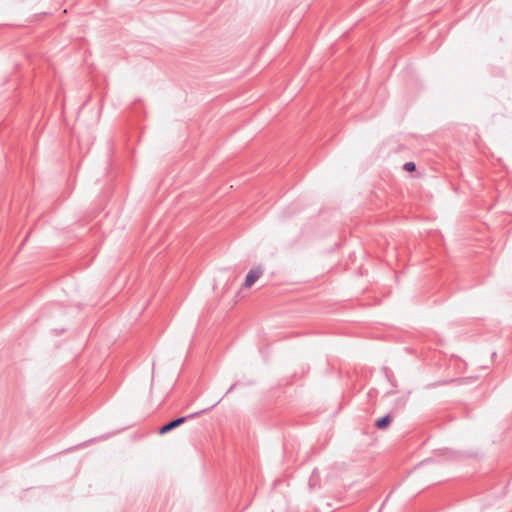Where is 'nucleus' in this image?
Masks as SVG:
<instances>
[{"mask_svg":"<svg viewBox=\"0 0 512 512\" xmlns=\"http://www.w3.org/2000/svg\"><path fill=\"white\" fill-rule=\"evenodd\" d=\"M221 400H222V399L218 400L216 403H214L212 406H210V407H208V408H205V409L200 410V411H198V412L191 413V414H189V415H187V416L178 417V418H176V419H173V420H171V421L167 422L166 424H164L163 426H161V427L159 428L158 433H159L160 435H164V434H166V433H168V432H170V431L174 430L175 428H177V427H179L180 425H182L183 423H185L187 420H189V419H194V418H196V417L200 416L201 414H203V413H205V412H207V411H209V410L213 409L217 404H219V403H220V401H221Z\"/></svg>","mask_w":512,"mask_h":512,"instance_id":"f257e3e1","label":"nucleus"},{"mask_svg":"<svg viewBox=\"0 0 512 512\" xmlns=\"http://www.w3.org/2000/svg\"><path fill=\"white\" fill-rule=\"evenodd\" d=\"M262 274L263 269L260 266L251 269L246 275L243 286L246 288L251 287L261 277Z\"/></svg>","mask_w":512,"mask_h":512,"instance_id":"f03ea898","label":"nucleus"},{"mask_svg":"<svg viewBox=\"0 0 512 512\" xmlns=\"http://www.w3.org/2000/svg\"><path fill=\"white\" fill-rule=\"evenodd\" d=\"M391 421V416L389 414H386L383 417L376 420L375 427L380 430L386 429L390 425Z\"/></svg>","mask_w":512,"mask_h":512,"instance_id":"7ed1b4c3","label":"nucleus"},{"mask_svg":"<svg viewBox=\"0 0 512 512\" xmlns=\"http://www.w3.org/2000/svg\"><path fill=\"white\" fill-rule=\"evenodd\" d=\"M403 169L407 172H414L416 170V164L414 162H406L403 165Z\"/></svg>","mask_w":512,"mask_h":512,"instance_id":"20e7f679","label":"nucleus"},{"mask_svg":"<svg viewBox=\"0 0 512 512\" xmlns=\"http://www.w3.org/2000/svg\"><path fill=\"white\" fill-rule=\"evenodd\" d=\"M236 385H237L236 383H235V384H233V385L228 389V391L226 392V394H229L230 392H232V391L235 389Z\"/></svg>","mask_w":512,"mask_h":512,"instance_id":"39448f33","label":"nucleus"}]
</instances>
